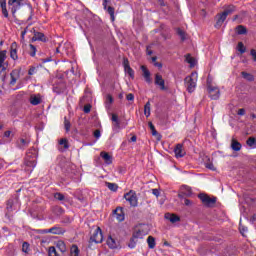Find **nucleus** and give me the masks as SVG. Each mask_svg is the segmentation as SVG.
I'll return each instance as SVG.
<instances>
[{
    "label": "nucleus",
    "mask_w": 256,
    "mask_h": 256,
    "mask_svg": "<svg viewBox=\"0 0 256 256\" xmlns=\"http://www.w3.org/2000/svg\"><path fill=\"white\" fill-rule=\"evenodd\" d=\"M147 243H148L149 249H155V245H156V243H155V237H153V236H148V238H147Z\"/></svg>",
    "instance_id": "33"
},
{
    "label": "nucleus",
    "mask_w": 256,
    "mask_h": 256,
    "mask_svg": "<svg viewBox=\"0 0 256 256\" xmlns=\"http://www.w3.org/2000/svg\"><path fill=\"white\" fill-rule=\"evenodd\" d=\"M10 57L13 61H17V59H19V56L17 55V42H13L11 44Z\"/></svg>",
    "instance_id": "18"
},
{
    "label": "nucleus",
    "mask_w": 256,
    "mask_h": 256,
    "mask_svg": "<svg viewBox=\"0 0 256 256\" xmlns=\"http://www.w3.org/2000/svg\"><path fill=\"white\" fill-rule=\"evenodd\" d=\"M184 205H186V207H189V205H191V200H189V199H185L184 200Z\"/></svg>",
    "instance_id": "63"
},
{
    "label": "nucleus",
    "mask_w": 256,
    "mask_h": 256,
    "mask_svg": "<svg viewBox=\"0 0 256 256\" xmlns=\"http://www.w3.org/2000/svg\"><path fill=\"white\" fill-rule=\"evenodd\" d=\"M64 129L66 133L71 131V122L67 119V117L64 118Z\"/></svg>",
    "instance_id": "40"
},
{
    "label": "nucleus",
    "mask_w": 256,
    "mask_h": 256,
    "mask_svg": "<svg viewBox=\"0 0 256 256\" xmlns=\"http://www.w3.org/2000/svg\"><path fill=\"white\" fill-rule=\"evenodd\" d=\"M30 103H31V105H40L41 96L40 95H38V96L32 95L30 97Z\"/></svg>",
    "instance_id": "28"
},
{
    "label": "nucleus",
    "mask_w": 256,
    "mask_h": 256,
    "mask_svg": "<svg viewBox=\"0 0 256 256\" xmlns=\"http://www.w3.org/2000/svg\"><path fill=\"white\" fill-rule=\"evenodd\" d=\"M80 253H81V250H79V247L77 246V244H73L70 247V256H79Z\"/></svg>",
    "instance_id": "26"
},
{
    "label": "nucleus",
    "mask_w": 256,
    "mask_h": 256,
    "mask_svg": "<svg viewBox=\"0 0 256 256\" xmlns=\"http://www.w3.org/2000/svg\"><path fill=\"white\" fill-rule=\"evenodd\" d=\"M239 231L242 235H245V233H247L248 229H247V227L240 225Z\"/></svg>",
    "instance_id": "56"
},
{
    "label": "nucleus",
    "mask_w": 256,
    "mask_h": 256,
    "mask_svg": "<svg viewBox=\"0 0 256 256\" xmlns=\"http://www.w3.org/2000/svg\"><path fill=\"white\" fill-rule=\"evenodd\" d=\"M33 37L31 38V42L35 43V41H41L42 43H47L48 39L45 34L33 29Z\"/></svg>",
    "instance_id": "7"
},
{
    "label": "nucleus",
    "mask_w": 256,
    "mask_h": 256,
    "mask_svg": "<svg viewBox=\"0 0 256 256\" xmlns=\"http://www.w3.org/2000/svg\"><path fill=\"white\" fill-rule=\"evenodd\" d=\"M59 145H61L62 147L58 148L60 153H65V151H67V149H69V140H67V138H62L59 140Z\"/></svg>",
    "instance_id": "17"
},
{
    "label": "nucleus",
    "mask_w": 256,
    "mask_h": 256,
    "mask_svg": "<svg viewBox=\"0 0 256 256\" xmlns=\"http://www.w3.org/2000/svg\"><path fill=\"white\" fill-rule=\"evenodd\" d=\"M15 83H17V78H15V76L11 75L10 85H15Z\"/></svg>",
    "instance_id": "60"
},
{
    "label": "nucleus",
    "mask_w": 256,
    "mask_h": 256,
    "mask_svg": "<svg viewBox=\"0 0 256 256\" xmlns=\"http://www.w3.org/2000/svg\"><path fill=\"white\" fill-rule=\"evenodd\" d=\"M90 240L94 243H103V231H101V228H97L93 235L90 237Z\"/></svg>",
    "instance_id": "11"
},
{
    "label": "nucleus",
    "mask_w": 256,
    "mask_h": 256,
    "mask_svg": "<svg viewBox=\"0 0 256 256\" xmlns=\"http://www.w3.org/2000/svg\"><path fill=\"white\" fill-rule=\"evenodd\" d=\"M236 11H237V7L233 4L225 6L224 11L218 15L216 25H218V27H221V25L225 23V20L227 19V17H229V15H233V13H235Z\"/></svg>",
    "instance_id": "2"
},
{
    "label": "nucleus",
    "mask_w": 256,
    "mask_h": 256,
    "mask_svg": "<svg viewBox=\"0 0 256 256\" xmlns=\"http://www.w3.org/2000/svg\"><path fill=\"white\" fill-rule=\"evenodd\" d=\"M127 101H135V95L133 93H129L126 96Z\"/></svg>",
    "instance_id": "57"
},
{
    "label": "nucleus",
    "mask_w": 256,
    "mask_h": 256,
    "mask_svg": "<svg viewBox=\"0 0 256 256\" xmlns=\"http://www.w3.org/2000/svg\"><path fill=\"white\" fill-rule=\"evenodd\" d=\"M128 247L130 248V249H135V247H137V238H135V237H131L130 238V242H129V244H128Z\"/></svg>",
    "instance_id": "41"
},
{
    "label": "nucleus",
    "mask_w": 256,
    "mask_h": 256,
    "mask_svg": "<svg viewBox=\"0 0 256 256\" xmlns=\"http://www.w3.org/2000/svg\"><path fill=\"white\" fill-rule=\"evenodd\" d=\"M197 77V72H192L191 75L185 77L184 85L188 93H194L197 89Z\"/></svg>",
    "instance_id": "3"
},
{
    "label": "nucleus",
    "mask_w": 256,
    "mask_h": 256,
    "mask_svg": "<svg viewBox=\"0 0 256 256\" xmlns=\"http://www.w3.org/2000/svg\"><path fill=\"white\" fill-rule=\"evenodd\" d=\"M241 75L243 79H246V81H255V76H253L251 73L241 72Z\"/></svg>",
    "instance_id": "34"
},
{
    "label": "nucleus",
    "mask_w": 256,
    "mask_h": 256,
    "mask_svg": "<svg viewBox=\"0 0 256 256\" xmlns=\"http://www.w3.org/2000/svg\"><path fill=\"white\" fill-rule=\"evenodd\" d=\"M7 211H13V200H8L6 204Z\"/></svg>",
    "instance_id": "53"
},
{
    "label": "nucleus",
    "mask_w": 256,
    "mask_h": 256,
    "mask_svg": "<svg viewBox=\"0 0 256 256\" xmlns=\"http://www.w3.org/2000/svg\"><path fill=\"white\" fill-rule=\"evenodd\" d=\"M231 147H232L233 151H241L242 145H241L240 142L233 140L232 144H231Z\"/></svg>",
    "instance_id": "37"
},
{
    "label": "nucleus",
    "mask_w": 256,
    "mask_h": 256,
    "mask_svg": "<svg viewBox=\"0 0 256 256\" xmlns=\"http://www.w3.org/2000/svg\"><path fill=\"white\" fill-rule=\"evenodd\" d=\"M186 63H189L190 67H195V58H193L191 54H187Z\"/></svg>",
    "instance_id": "39"
},
{
    "label": "nucleus",
    "mask_w": 256,
    "mask_h": 256,
    "mask_svg": "<svg viewBox=\"0 0 256 256\" xmlns=\"http://www.w3.org/2000/svg\"><path fill=\"white\" fill-rule=\"evenodd\" d=\"M140 69L143 73L142 75L144 77V81H146L148 85H151V83H153V79H151V72L149 71V69H147L145 65H142Z\"/></svg>",
    "instance_id": "14"
},
{
    "label": "nucleus",
    "mask_w": 256,
    "mask_h": 256,
    "mask_svg": "<svg viewBox=\"0 0 256 256\" xmlns=\"http://www.w3.org/2000/svg\"><path fill=\"white\" fill-rule=\"evenodd\" d=\"M174 153L177 159L185 157V150H183V144H177L174 148Z\"/></svg>",
    "instance_id": "16"
},
{
    "label": "nucleus",
    "mask_w": 256,
    "mask_h": 256,
    "mask_svg": "<svg viewBox=\"0 0 256 256\" xmlns=\"http://www.w3.org/2000/svg\"><path fill=\"white\" fill-rule=\"evenodd\" d=\"M27 145H29V141L27 139L21 138L19 142L20 149L27 147Z\"/></svg>",
    "instance_id": "49"
},
{
    "label": "nucleus",
    "mask_w": 256,
    "mask_h": 256,
    "mask_svg": "<svg viewBox=\"0 0 256 256\" xmlns=\"http://www.w3.org/2000/svg\"><path fill=\"white\" fill-rule=\"evenodd\" d=\"M165 218L169 219L170 223H177V222L181 221V218L176 214L167 213V214H165Z\"/></svg>",
    "instance_id": "22"
},
{
    "label": "nucleus",
    "mask_w": 256,
    "mask_h": 256,
    "mask_svg": "<svg viewBox=\"0 0 256 256\" xmlns=\"http://www.w3.org/2000/svg\"><path fill=\"white\" fill-rule=\"evenodd\" d=\"M40 233H52V235H63L65 233V229L59 226H54L49 229L40 230Z\"/></svg>",
    "instance_id": "8"
},
{
    "label": "nucleus",
    "mask_w": 256,
    "mask_h": 256,
    "mask_svg": "<svg viewBox=\"0 0 256 256\" xmlns=\"http://www.w3.org/2000/svg\"><path fill=\"white\" fill-rule=\"evenodd\" d=\"M28 54L30 57H35V55H37V47L33 44H29Z\"/></svg>",
    "instance_id": "31"
},
{
    "label": "nucleus",
    "mask_w": 256,
    "mask_h": 256,
    "mask_svg": "<svg viewBox=\"0 0 256 256\" xmlns=\"http://www.w3.org/2000/svg\"><path fill=\"white\" fill-rule=\"evenodd\" d=\"M152 193L155 195V197H159V195H161L158 189H152Z\"/></svg>",
    "instance_id": "61"
},
{
    "label": "nucleus",
    "mask_w": 256,
    "mask_h": 256,
    "mask_svg": "<svg viewBox=\"0 0 256 256\" xmlns=\"http://www.w3.org/2000/svg\"><path fill=\"white\" fill-rule=\"evenodd\" d=\"M237 35H247V28L243 25H239L236 27Z\"/></svg>",
    "instance_id": "30"
},
{
    "label": "nucleus",
    "mask_w": 256,
    "mask_h": 256,
    "mask_svg": "<svg viewBox=\"0 0 256 256\" xmlns=\"http://www.w3.org/2000/svg\"><path fill=\"white\" fill-rule=\"evenodd\" d=\"M182 195H184L185 197H191V195H193V190L191 189V187L184 185L182 186Z\"/></svg>",
    "instance_id": "25"
},
{
    "label": "nucleus",
    "mask_w": 256,
    "mask_h": 256,
    "mask_svg": "<svg viewBox=\"0 0 256 256\" xmlns=\"http://www.w3.org/2000/svg\"><path fill=\"white\" fill-rule=\"evenodd\" d=\"M155 85L159 87L161 91H167V87H165V80L163 79V76L159 73L155 74Z\"/></svg>",
    "instance_id": "12"
},
{
    "label": "nucleus",
    "mask_w": 256,
    "mask_h": 256,
    "mask_svg": "<svg viewBox=\"0 0 256 256\" xmlns=\"http://www.w3.org/2000/svg\"><path fill=\"white\" fill-rule=\"evenodd\" d=\"M54 199H57V201H65V195L61 192H56L54 193Z\"/></svg>",
    "instance_id": "46"
},
{
    "label": "nucleus",
    "mask_w": 256,
    "mask_h": 256,
    "mask_svg": "<svg viewBox=\"0 0 256 256\" xmlns=\"http://www.w3.org/2000/svg\"><path fill=\"white\" fill-rule=\"evenodd\" d=\"M94 137L96 139H100L101 138V131L100 130H95L94 131Z\"/></svg>",
    "instance_id": "58"
},
{
    "label": "nucleus",
    "mask_w": 256,
    "mask_h": 256,
    "mask_svg": "<svg viewBox=\"0 0 256 256\" xmlns=\"http://www.w3.org/2000/svg\"><path fill=\"white\" fill-rule=\"evenodd\" d=\"M238 115L243 116L245 115V108H241L238 110Z\"/></svg>",
    "instance_id": "62"
},
{
    "label": "nucleus",
    "mask_w": 256,
    "mask_h": 256,
    "mask_svg": "<svg viewBox=\"0 0 256 256\" xmlns=\"http://www.w3.org/2000/svg\"><path fill=\"white\" fill-rule=\"evenodd\" d=\"M148 126L151 130V134L153 135V137H158V141L161 140V134H159V132H157V129H155V125H153V122H149Z\"/></svg>",
    "instance_id": "23"
},
{
    "label": "nucleus",
    "mask_w": 256,
    "mask_h": 256,
    "mask_svg": "<svg viewBox=\"0 0 256 256\" xmlns=\"http://www.w3.org/2000/svg\"><path fill=\"white\" fill-rule=\"evenodd\" d=\"M39 70V66H30L28 70V75H35L37 71Z\"/></svg>",
    "instance_id": "45"
},
{
    "label": "nucleus",
    "mask_w": 256,
    "mask_h": 256,
    "mask_svg": "<svg viewBox=\"0 0 256 256\" xmlns=\"http://www.w3.org/2000/svg\"><path fill=\"white\" fill-rule=\"evenodd\" d=\"M124 199L128 201L130 207H137L139 205V198H137V193H135L133 190L126 193L124 195Z\"/></svg>",
    "instance_id": "5"
},
{
    "label": "nucleus",
    "mask_w": 256,
    "mask_h": 256,
    "mask_svg": "<svg viewBox=\"0 0 256 256\" xmlns=\"http://www.w3.org/2000/svg\"><path fill=\"white\" fill-rule=\"evenodd\" d=\"M48 256H59L55 246L49 247V249H48Z\"/></svg>",
    "instance_id": "43"
},
{
    "label": "nucleus",
    "mask_w": 256,
    "mask_h": 256,
    "mask_svg": "<svg viewBox=\"0 0 256 256\" xmlns=\"http://www.w3.org/2000/svg\"><path fill=\"white\" fill-rule=\"evenodd\" d=\"M250 55L253 57V61H256V51H255V49H252L250 51Z\"/></svg>",
    "instance_id": "59"
},
{
    "label": "nucleus",
    "mask_w": 256,
    "mask_h": 256,
    "mask_svg": "<svg viewBox=\"0 0 256 256\" xmlns=\"http://www.w3.org/2000/svg\"><path fill=\"white\" fill-rule=\"evenodd\" d=\"M246 144L248 145V147H255L256 139L253 137H250L247 139Z\"/></svg>",
    "instance_id": "47"
},
{
    "label": "nucleus",
    "mask_w": 256,
    "mask_h": 256,
    "mask_svg": "<svg viewBox=\"0 0 256 256\" xmlns=\"http://www.w3.org/2000/svg\"><path fill=\"white\" fill-rule=\"evenodd\" d=\"M111 121L113 122L114 131L121 129V121H119V116H117V114H112Z\"/></svg>",
    "instance_id": "19"
},
{
    "label": "nucleus",
    "mask_w": 256,
    "mask_h": 256,
    "mask_svg": "<svg viewBox=\"0 0 256 256\" xmlns=\"http://www.w3.org/2000/svg\"><path fill=\"white\" fill-rule=\"evenodd\" d=\"M108 3H111V0H103L102 5H103L104 9H106L107 12L109 13L112 21H115V8H113L111 6L107 7Z\"/></svg>",
    "instance_id": "15"
},
{
    "label": "nucleus",
    "mask_w": 256,
    "mask_h": 256,
    "mask_svg": "<svg viewBox=\"0 0 256 256\" xmlns=\"http://www.w3.org/2000/svg\"><path fill=\"white\" fill-rule=\"evenodd\" d=\"M27 5V0H8V6L10 7V11L15 17V13L21 9V7H25Z\"/></svg>",
    "instance_id": "4"
},
{
    "label": "nucleus",
    "mask_w": 256,
    "mask_h": 256,
    "mask_svg": "<svg viewBox=\"0 0 256 256\" xmlns=\"http://www.w3.org/2000/svg\"><path fill=\"white\" fill-rule=\"evenodd\" d=\"M2 9V15L5 17V19H9V11H7V4L0 5Z\"/></svg>",
    "instance_id": "42"
},
{
    "label": "nucleus",
    "mask_w": 256,
    "mask_h": 256,
    "mask_svg": "<svg viewBox=\"0 0 256 256\" xmlns=\"http://www.w3.org/2000/svg\"><path fill=\"white\" fill-rule=\"evenodd\" d=\"M100 157L103 158L105 165H111L113 163V157L107 152H101Z\"/></svg>",
    "instance_id": "21"
},
{
    "label": "nucleus",
    "mask_w": 256,
    "mask_h": 256,
    "mask_svg": "<svg viewBox=\"0 0 256 256\" xmlns=\"http://www.w3.org/2000/svg\"><path fill=\"white\" fill-rule=\"evenodd\" d=\"M84 113H91V104H86L83 108Z\"/></svg>",
    "instance_id": "54"
},
{
    "label": "nucleus",
    "mask_w": 256,
    "mask_h": 256,
    "mask_svg": "<svg viewBox=\"0 0 256 256\" xmlns=\"http://www.w3.org/2000/svg\"><path fill=\"white\" fill-rule=\"evenodd\" d=\"M144 115L146 117H150L151 116V102H147L144 106Z\"/></svg>",
    "instance_id": "36"
},
{
    "label": "nucleus",
    "mask_w": 256,
    "mask_h": 256,
    "mask_svg": "<svg viewBox=\"0 0 256 256\" xmlns=\"http://www.w3.org/2000/svg\"><path fill=\"white\" fill-rule=\"evenodd\" d=\"M237 49L238 51L243 54L245 53V51H247V49L245 48V45L243 44V42H239L237 45Z\"/></svg>",
    "instance_id": "50"
},
{
    "label": "nucleus",
    "mask_w": 256,
    "mask_h": 256,
    "mask_svg": "<svg viewBox=\"0 0 256 256\" xmlns=\"http://www.w3.org/2000/svg\"><path fill=\"white\" fill-rule=\"evenodd\" d=\"M112 104H113V96H111V94H108L106 96V101H105L106 109H110Z\"/></svg>",
    "instance_id": "38"
},
{
    "label": "nucleus",
    "mask_w": 256,
    "mask_h": 256,
    "mask_svg": "<svg viewBox=\"0 0 256 256\" xmlns=\"http://www.w3.org/2000/svg\"><path fill=\"white\" fill-rule=\"evenodd\" d=\"M106 187H108V189L110 191H113L114 193L117 192V190L119 189V185H117L116 183H111V182H106Z\"/></svg>",
    "instance_id": "32"
},
{
    "label": "nucleus",
    "mask_w": 256,
    "mask_h": 256,
    "mask_svg": "<svg viewBox=\"0 0 256 256\" xmlns=\"http://www.w3.org/2000/svg\"><path fill=\"white\" fill-rule=\"evenodd\" d=\"M114 215H116V219L118 221H125V212H123V208L118 207L114 210Z\"/></svg>",
    "instance_id": "20"
},
{
    "label": "nucleus",
    "mask_w": 256,
    "mask_h": 256,
    "mask_svg": "<svg viewBox=\"0 0 256 256\" xmlns=\"http://www.w3.org/2000/svg\"><path fill=\"white\" fill-rule=\"evenodd\" d=\"M123 67L125 73H127V75H129L130 78L135 79V70H133V68H131V66L129 65V59L124 58Z\"/></svg>",
    "instance_id": "13"
},
{
    "label": "nucleus",
    "mask_w": 256,
    "mask_h": 256,
    "mask_svg": "<svg viewBox=\"0 0 256 256\" xmlns=\"http://www.w3.org/2000/svg\"><path fill=\"white\" fill-rule=\"evenodd\" d=\"M107 245L110 249H117V241H115L111 236L107 239Z\"/></svg>",
    "instance_id": "27"
},
{
    "label": "nucleus",
    "mask_w": 256,
    "mask_h": 256,
    "mask_svg": "<svg viewBox=\"0 0 256 256\" xmlns=\"http://www.w3.org/2000/svg\"><path fill=\"white\" fill-rule=\"evenodd\" d=\"M208 93H209L210 99H212L213 101H217V99H219V97H221L219 88L213 87L211 85L208 86Z\"/></svg>",
    "instance_id": "10"
},
{
    "label": "nucleus",
    "mask_w": 256,
    "mask_h": 256,
    "mask_svg": "<svg viewBox=\"0 0 256 256\" xmlns=\"http://www.w3.org/2000/svg\"><path fill=\"white\" fill-rule=\"evenodd\" d=\"M132 237H134V239H143V233L141 230H137L133 233Z\"/></svg>",
    "instance_id": "52"
},
{
    "label": "nucleus",
    "mask_w": 256,
    "mask_h": 256,
    "mask_svg": "<svg viewBox=\"0 0 256 256\" xmlns=\"http://www.w3.org/2000/svg\"><path fill=\"white\" fill-rule=\"evenodd\" d=\"M79 134L82 135V137H87L89 135V129H87V127H82L79 130Z\"/></svg>",
    "instance_id": "48"
},
{
    "label": "nucleus",
    "mask_w": 256,
    "mask_h": 256,
    "mask_svg": "<svg viewBox=\"0 0 256 256\" xmlns=\"http://www.w3.org/2000/svg\"><path fill=\"white\" fill-rule=\"evenodd\" d=\"M25 165V171H27L28 173H33V170L35 169V167H37V152H35V150H29L27 152L25 158Z\"/></svg>",
    "instance_id": "1"
},
{
    "label": "nucleus",
    "mask_w": 256,
    "mask_h": 256,
    "mask_svg": "<svg viewBox=\"0 0 256 256\" xmlns=\"http://www.w3.org/2000/svg\"><path fill=\"white\" fill-rule=\"evenodd\" d=\"M137 141V136H132L131 138H130V143H135Z\"/></svg>",
    "instance_id": "64"
},
{
    "label": "nucleus",
    "mask_w": 256,
    "mask_h": 256,
    "mask_svg": "<svg viewBox=\"0 0 256 256\" xmlns=\"http://www.w3.org/2000/svg\"><path fill=\"white\" fill-rule=\"evenodd\" d=\"M205 167L206 169H209L210 171H215V165H213V162H211V160L208 159V162H205Z\"/></svg>",
    "instance_id": "44"
},
{
    "label": "nucleus",
    "mask_w": 256,
    "mask_h": 256,
    "mask_svg": "<svg viewBox=\"0 0 256 256\" xmlns=\"http://www.w3.org/2000/svg\"><path fill=\"white\" fill-rule=\"evenodd\" d=\"M177 35H179L180 39H182V41H185V31H183L181 28H177L176 30Z\"/></svg>",
    "instance_id": "51"
},
{
    "label": "nucleus",
    "mask_w": 256,
    "mask_h": 256,
    "mask_svg": "<svg viewBox=\"0 0 256 256\" xmlns=\"http://www.w3.org/2000/svg\"><path fill=\"white\" fill-rule=\"evenodd\" d=\"M198 198L206 207H213L217 203V197H209L207 194H199Z\"/></svg>",
    "instance_id": "6"
},
{
    "label": "nucleus",
    "mask_w": 256,
    "mask_h": 256,
    "mask_svg": "<svg viewBox=\"0 0 256 256\" xmlns=\"http://www.w3.org/2000/svg\"><path fill=\"white\" fill-rule=\"evenodd\" d=\"M4 137L6 139H9L10 137H13V132L11 130L5 131L4 132Z\"/></svg>",
    "instance_id": "55"
},
{
    "label": "nucleus",
    "mask_w": 256,
    "mask_h": 256,
    "mask_svg": "<svg viewBox=\"0 0 256 256\" xmlns=\"http://www.w3.org/2000/svg\"><path fill=\"white\" fill-rule=\"evenodd\" d=\"M56 247L61 253H66L67 252V245H65V242L62 240H59L56 242Z\"/></svg>",
    "instance_id": "24"
},
{
    "label": "nucleus",
    "mask_w": 256,
    "mask_h": 256,
    "mask_svg": "<svg viewBox=\"0 0 256 256\" xmlns=\"http://www.w3.org/2000/svg\"><path fill=\"white\" fill-rule=\"evenodd\" d=\"M29 251H31V245L29 244V242H23L22 252L25 253L26 255H29Z\"/></svg>",
    "instance_id": "35"
},
{
    "label": "nucleus",
    "mask_w": 256,
    "mask_h": 256,
    "mask_svg": "<svg viewBox=\"0 0 256 256\" xmlns=\"http://www.w3.org/2000/svg\"><path fill=\"white\" fill-rule=\"evenodd\" d=\"M5 59H7V50H1L0 51V67H3V65H5Z\"/></svg>",
    "instance_id": "29"
},
{
    "label": "nucleus",
    "mask_w": 256,
    "mask_h": 256,
    "mask_svg": "<svg viewBox=\"0 0 256 256\" xmlns=\"http://www.w3.org/2000/svg\"><path fill=\"white\" fill-rule=\"evenodd\" d=\"M53 91L54 93H57V95H61V93L67 91V84L60 80L58 83L53 85Z\"/></svg>",
    "instance_id": "9"
}]
</instances>
